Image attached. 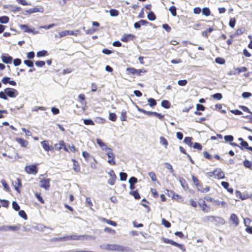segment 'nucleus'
<instances>
[{
	"mask_svg": "<svg viewBox=\"0 0 252 252\" xmlns=\"http://www.w3.org/2000/svg\"><path fill=\"white\" fill-rule=\"evenodd\" d=\"M100 247L102 249L108 251L124 252L126 250L125 247L117 244H104L101 245Z\"/></svg>",
	"mask_w": 252,
	"mask_h": 252,
	"instance_id": "1",
	"label": "nucleus"
},
{
	"mask_svg": "<svg viewBox=\"0 0 252 252\" xmlns=\"http://www.w3.org/2000/svg\"><path fill=\"white\" fill-rule=\"evenodd\" d=\"M43 176V175H41L39 177V179H40L39 186L41 188H44L46 190L48 189L50 187V179L48 178H42L41 177Z\"/></svg>",
	"mask_w": 252,
	"mask_h": 252,
	"instance_id": "2",
	"label": "nucleus"
},
{
	"mask_svg": "<svg viewBox=\"0 0 252 252\" xmlns=\"http://www.w3.org/2000/svg\"><path fill=\"white\" fill-rule=\"evenodd\" d=\"M162 240L165 243L170 244H171L172 245H173V246H175L176 247H178L179 248H180L181 250H182L183 251H185V250H186L185 248L184 247V245H183L182 244H178V243L173 241L172 240L163 238L162 239Z\"/></svg>",
	"mask_w": 252,
	"mask_h": 252,
	"instance_id": "3",
	"label": "nucleus"
},
{
	"mask_svg": "<svg viewBox=\"0 0 252 252\" xmlns=\"http://www.w3.org/2000/svg\"><path fill=\"white\" fill-rule=\"evenodd\" d=\"M5 92L10 97H16L18 95V92L13 88H7L5 89Z\"/></svg>",
	"mask_w": 252,
	"mask_h": 252,
	"instance_id": "4",
	"label": "nucleus"
},
{
	"mask_svg": "<svg viewBox=\"0 0 252 252\" xmlns=\"http://www.w3.org/2000/svg\"><path fill=\"white\" fill-rule=\"evenodd\" d=\"M87 237H88V236H87V235H72L64 236V240H69V239L82 240L87 239Z\"/></svg>",
	"mask_w": 252,
	"mask_h": 252,
	"instance_id": "5",
	"label": "nucleus"
},
{
	"mask_svg": "<svg viewBox=\"0 0 252 252\" xmlns=\"http://www.w3.org/2000/svg\"><path fill=\"white\" fill-rule=\"evenodd\" d=\"M25 171L26 172L30 174H36L37 173L38 170L36 165L35 164L27 166L25 167Z\"/></svg>",
	"mask_w": 252,
	"mask_h": 252,
	"instance_id": "6",
	"label": "nucleus"
},
{
	"mask_svg": "<svg viewBox=\"0 0 252 252\" xmlns=\"http://www.w3.org/2000/svg\"><path fill=\"white\" fill-rule=\"evenodd\" d=\"M109 151L107 152L106 154L109 158V159L108 160V162L112 165H115L116 164V162L114 160L115 159V156L113 154V153L112 152V150L110 149V150H108Z\"/></svg>",
	"mask_w": 252,
	"mask_h": 252,
	"instance_id": "7",
	"label": "nucleus"
},
{
	"mask_svg": "<svg viewBox=\"0 0 252 252\" xmlns=\"http://www.w3.org/2000/svg\"><path fill=\"white\" fill-rule=\"evenodd\" d=\"M20 28L23 32H32L34 34L38 33V31H34V29H31L26 25H20Z\"/></svg>",
	"mask_w": 252,
	"mask_h": 252,
	"instance_id": "8",
	"label": "nucleus"
},
{
	"mask_svg": "<svg viewBox=\"0 0 252 252\" xmlns=\"http://www.w3.org/2000/svg\"><path fill=\"white\" fill-rule=\"evenodd\" d=\"M217 219H218L220 220V221L222 223H223L224 220L219 217H214V216H206L204 218L203 220L204 221H216Z\"/></svg>",
	"mask_w": 252,
	"mask_h": 252,
	"instance_id": "9",
	"label": "nucleus"
},
{
	"mask_svg": "<svg viewBox=\"0 0 252 252\" xmlns=\"http://www.w3.org/2000/svg\"><path fill=\"white\" fill-rule=\"evenodd\" d=\"M43 8L42 7H33L32 8H30L29 10H26L25 12L26 14H30L32 13H36V12H43Z\"/></svg>",
	"mask_w": 252,
	"mask_h": 252,
	"instance_id": "10",
	"label": "nucleus"
},
{
	"mask_svg": "<svg viewBox=\"0 0 252 252\" xmlns=\"http://www.w3.org/2000/svg\"><path fill=\"white\" fill-rule=\"evenodd\" d=\"M215 178L218 179H223L224 178V173L220 168H217L215 170Z\"/></svg>",
	"mask_w": 252,
	"mask_h": 252,
	"instance_id": "11",
	"label": "nucleus"
},
{
	"mask_svg": "<svg viewBox=\"0 0 252 252\" xmlns=\"http://www.w3.org/2000/svg\"><path fill=\"white\" fill-rule=\"evenodd\" d=\"M110 176V179L108 180V183L111 185H113L115 183L116 176L115 175L114 172L113 170L110 171L109 173Z\"/></svg>",
	"mask_w": 252,
	"mask_h": 252,
	"instance_id": "12",
	"label": "nucleus"
},
{
	"mask_svg": "<svg viewBox=\"0 0 252 252\" xmlns=\"http://www.w3.org/2000/svg\"><path fill=\"white\" fill-rule=\"evenodd\" d=\"M2 61L5 63H10L12 61V58L8 55L2 54L1 56Z\"/></svg>",
	"mask_w": 252,
	"mask_h": 252,
	"instance_id": "13",
	"label": "nucleus"
},
{
	"mask_svg": "<svg viewBox=\"0 0 252 252\" xmlns=\"http://www.w3.org/2000/svg\"><path fill=\"white\" fill-rule=\"evenodd\" d=\"M134 37V35L131 34H125L121 38V40L124 42H127L132 40Z\"/></svg>",
	"mask_w": 252,
	"mask_h": 252,
	"instance_id": "14",
	"label": "nucleus"
},
{
	"mask_svg": "<svg viewBox=\"0 0 252 252\" xmlns=\"http://www.w3.org/2000/svg\"><path fill=\"white\" fill-rule=\"evenodd\" d=\"M12 184L14 186L15 189L18 193H20V190L19 188V187H21L22 186L21 180L19 178H17L14 182H13Z\"/></svg>",
	"mask_w": 252,
	"mask_h": 252,
	"instance_id": "15",
	"label": "nucleus"
},
{
	"mask_svg": "<svg viewBox=\"0 0 252 252\" xmlns=\"http://www.w3.org/2000/svg\"><path fill=\"white\" fill-rule=\"evenodd\" d=\"M230 221H231L235 226H237L239 224V220L237 216L234 214H232L230 216Z\"/></svg>",
	"mask_w": 252,
	"mask_h": 252,
	"instance_id": "16",
	"label": "nucleus"
},
{
	"mask_svg": "<svg viewBox=\"0 0 252 252\" xmlns=\"http://www.w3.org/2000/svg\"><path fill=\"white\" fill-rule=\"evenodd\" d=\"M211 200L213 201V199L212 198H211ZM213 201L214 202L215 204L219 205V206H221L222 207L225 208V207H227V206H228L227 203L225 201H220V200H216L214 199H213Z\"/></svg>",
	"mask_w": 252,
	"mask_h": 252,
	"instance_id": "17",
	"label": "nucleus"
},
{
	"mask_svg": "<svg viewBox=\"0 0 252 252\" xmlns=\"http://www.w3.org/2000/svg\"><path fill=\"white\" fill-rule=\"evenodd\" d=\"M234 75L239 74L240 73L242 72H245L247 70V68L246 67H236L234 68Z\"/></svg>",
	"mask_w": 252,
	"mask_h": 252,
	"instance_id": "18",
	"label": "nucleus"
},
{
	"mask_svg": "<svg viewBox=\"0 0 252 252\" xmlns=\"http://www.w3.org/2000/svg\"><path fill=\"white\" fill-rule=\"evenodd\" d=\"M97 144L101 148L102 150H105L107 151V150H110L109 148H107L105 143H104L100 139H96Z\"/></svg>",
	"mask_w": 252,
	"mask_h": 252,
	"instance_id": "19",
	"label": "nucleus"
},
{
	"mask_svg": "<svg viewBox=\"0 0 252 252\" xmlns=\"http://www.w3.org/2000/svg\"><path fill=\"white\" fill-rule=\"evenodd\" d=\"M16 141L20 144L21 146L24 147H26L28 144V141L21 138H16Z\"/></svg>",
	"mask_w": 252,
	"mask_h": 252,
	"instance_id": "20",
	"label": "nucleus"
},
{
	"mask_svg": "<svg viewBox=\"0 0 252 252\" xmlns=\"http://www.w3.org/2000/svg\"><path fill=\"white\" fill-rule=\"evenodd\" d=\"M79 32V30H76L74 31H64V36L66 35H73L77 36Z\"/></svg>",
	"mask_w": 252,
	"mask_h": 252,
	"instance_id": "21",
	"label": "nucleus"
},
{
	"mask_svg": "<svg viewBox=\"0 0 252 252\" xmlns=\"http://www.w3.org/2000/svg\"><path fill=\"white\" fill-rule=\"evenodd\" d=\"M126 70L132 74H140L141 72L140 70H137L134 68H127Z\"/></svg>",
	"mask_w": 252,
	"mask_h": 252,
	"instance_id": "22",
	"label": "nucleus"
},
{
	"mask_svg": "<svg viewBox=\"0 0 252 252\" xmlns=\"http://www.w3.org/2000/svg\"><path fill=\"white\" fill-rule=\"evenodd\" d=\"M41 144L44 148V149L46 151H49L50 150L51 148L48 145V142L47 141H43L41 142Z\"/></svg>",
	"mask_w": 252,
	"mask_h": 252,
	"instance_id": "23",
	"label": "nucleus"
},
{
	"mask_svg": "<svg viewBox=\"0 0 252 252\" xmlns=\"http://www.w3.org/2000/svg\"><path fill=\"white\" fill-rule=\"evenodd\" d=\"M159 143L160 144L164 145L165 148H167V145L168 144V141L167 140L163 137H160L159 139Z\"/></svg>",
	"mask_w": 252,
	"mask_h": 252,
	"instance_id": "24",
	"label": "nucleus"
},
{
	"mask_svg": "<svg viewBox=\"0 0 252 252\" xmlns=\"http://www.w3.org/2000/svg\"><path fill=\"white\" fill-rule=\"evenodd\" d=\"M243 164L245 167L252 169V162L246 159L244 161Z\"/></svg>",
	"mask_w": 252,
	"mask_h": 252,
	"instance_id": "25",
	"label": "nucleus"
},
{
	"mask_svg": "<svg viewBox=\"0 0 252 252\" xmlns=\"http://www.w3.org/2000/svg\"><path fill=\"white\" fill-rule=\"evenodd\" d=\"M9 18L7 16H3L0 17V23L1 24H6L9 22Z\"/></svg>",
	"mask_w": 252,
	"mask_h": 252,
	"instance_id": "26",
	"label": "nucleus"
},
{
	"mask_svg": "<svg viewBox=\"0 0 252 252\" xmlns=\"http://www.w3.org/2000/svg\"><path fill=\"white\" fill-rule=\"evenodd\" d=\"M126 111L125 110H123L121 113L120 119L122 121H126Z\"/></svg>",
	"mask_w": 252,
	"mask_h": 252,
	"instance_id": "27",
	"label": "nucleus"
},
{
	"mask_svg": "<svg viewBox=\"0 0 252 252\" xmlns=\"http://www.w3.org/2000/svg\"><path fill=\"white\" fill-rule=\"evenodd\" d=\"M192 138L190 137H186L184 140V142L188 145L189 147H191L192 144L191 142Z\"/></svg>",
	"mask_w": 252,
	"mask_h": 252,
	"instance_id": "28",
	"label": "nucleus"
},
{
	"mask_svg": "<svg viewBox=\"0 0 252 252\" xmlns=\"http://www.w3.org/2000/svg\"><path fill=\"white\" fill-rule=\"evenodd\" d=\"M161 105L165 108H169L170 106V104L168 100H163L161 102Z\"/></svg>",
	"mask_w": 252,
	"mask_h": 252,
	"instance_id": "29",
	"label": "nucleus"
},
{
	"mask_svg": "<svg viewBox=\"0 0 252 252\" xmlns=\"http://www.w3.org/2000/svg\"><path fill=\"white\" fill-rule=\"evenodd\" d=\"M147 17H148V19L150 21H154L156 18V15H155L154 12L152 11L150 12L148 14Z\"/></svg>",
	"mask_w": 252,
	"mask_h": 252,
	"instance_id": "30",
	"label": "nucleus"
},
{
	"mask_svg": "<svg viewBox=\"0 0 252 252\" xmlns=\"http://www.w3.org/2000/svg\"><path fill=\"white\" fill-rule=\"evenodd\" d=\"M202 13L203 15L205 16H209L211 14V12L209 8L204 7L202 9Z\"/></svg>",
	"mask_w": 252,
	"mask_h": 252,
	"instance_id": "31",
	"label": "nucleus"
},
{
	"mask_svg": "<svg viewBox=\"0 0 252 252\" xmlns=\"http://www.w3.org/2000/svg\"><path fill=\"white\" fill-rule=\"evenodd\" d=\"M164 166L166 168L170 170V172L171 174H173L174 172V170L173 169L172 166L168 162L164 163Z\"/></svg>",
	"mask_w": 252,
	"mask_h": 252,
	"instance_id": "32",
	"label": "nucleus"
},
{
	"mask_svg": "<svg viewBox=\"0 0 252 252\" xmlns=\"http://www.w3.org/2000/svg\"><path fill=\"white\" fill-rule=\"evenodd\" d=\"M148 102H149V104L151 107H153L157 104L156 101L154 98H149L148 99Z\"/></svg>",
	"mask_w": 252,
	"mask_h": 252,
	"instance_id": "33",
	"label": "nucleus"
},
{
	"mask_svg": "<svg viewBox=\"0 0 252 252\" xmlns=\"http://www.w3.org/2000/svg\"><path fill=\"white\" fill-rule=\"evenodd\" d=\"M109 119L113 122H115L117 120V116L114 113H110Z\"/></svg>",
	"mask_w": 252,
	"mask_h": 252,
	"instance_id": "34",
	"label": "nucleus"
},
{
	"mask_svg": "<svg viewBox=\"0 0 252 252\" xmlns=\"http://www.w3.org/2000/svg\"><path fill=\"white\" fill-rule=\"evenodd\" d=\"M1 183L2 185V186L4 188V189L6 191H9V187L8 185H7V184L6 183L5 181L4 180L2 179L1 180Z\"/></svg>",
	"mask_w": 252,
	"mask_h": 252,
	"instance_id": "35",
	"label": "nucleus"
},
{
	"mask_svg": "<svg viewBox=\"0 0 252 252\" xmlns=\"http://www.w3.org/2000/svg\"><path fill=\"white\" fill-rule=\"evenodd\" d=\"M56 26L55 24H52L48 26H41L39 27V29H44L46 30H48Z\"/></svg>",
	"mask_w": 252,
	"mask_h": 252,
	"instance_id": "36",
	"label": "nucleus"
},
{
	"mask_svg": "<svg viewBox=\"0 0 252 252\" xmlns=\"http://www.w3.org/2000/svg\"><path fill=\"white\" fill-rule=\"evenodd\" d=\"M169 10L173 16H175L176 15V8L174 6H171L169 8Z\"/></svg>",
	"mask_w": 252,
	"mask_h": 252,
	"instance_id": "37",
	"label": "nucleus"
},
{
	"mask_svg": "<svg viewBox=\"0 0 252 252\" xmlns=\"http://www.w3.org/2000/svg\"><path fill=\"white\" fill-rule=\"evenodd\" d=\"M120 180L122 181H125L126 180L127 178V174L124 172H121L120 173Z\"/></svg>",
	"mask_w": 252,
	"mask_h": 252,
	"instance_id": "38",
	"label": "nucleus"
},
{
	"mask_svg": "<svg viewBox=\"0 0 252 252\" xmlns=\"http://www.w3.org/2000/svg\"><path fill=\"white\" fill-rule=\"evenodd\" d=\"M109 12L111 16H117L119 15L118 11L115 9H110Z\"/></svg>",
	"mask_w": 252,
	"mask_h": 252,
	"instance_id": "39",
	"label": "nucleus"
},
{
	"mask_svg": "<svg viewBox=\"0 0 252 252\" xmlns=\"http://www.w3.org/2000/svg\"><path fill=\"white\" fill-rule=\"evenodd\" d=\"M9 9L11 11L15 12L16 11H19L21 8L16 6L10 5Z\"/></svg>",
	"mask_w": 252,
	"mask_h": 252,
	"instance_id": "40",
	"label": "nucleus"
},
{
	"mask_svg": "<svg viewBox=\"0 0 252 252\" xmlns=\"http://www.w3.org/2000/svg\"><path fill=\"white\" fill-rule=\"evenodd\" d=\"M62 146H63V141H61L59 143L56 144L54 147L56 150H60L62 149Z\"/></svg>",
	"mask_w": 252,
	"mask_h": 252,
	"instance_id": "41",
	"label": "nucleus"
},
{
	"mask_svg": "<svg viewBox=\"0 0 252 252\" xmlns=\"http://www.w3.org/2000/svg\"><path fill=\"white\" fill-rule=\"evenodd\" d=\"M130 194H132L136 199H138L140 198V196L137 191H130Z\"/></svg>",
	"mask_w": 252,
	"mask_h": 252,
	"instance_id": "42",
	"label": "nucleus"
},
{
	"mask_svg": "<svg viewBox=\"0 0 252 252\" xmlns=\"http://www.w3.org/2000/svg\"><path fill=\"white\" fill-rule=\"evenodd\" d=\"M161 221L162 224L164 225L166 227L168 228L170 227V223L165 219H162Z\"/></svg>",
	"mask_w": 252,
	"mask_h": 252,
	"instance_id": "43",
	"label": "nucleus"
},
{
	"mask_svg": "<svg viewBox=\"0 0 252 252\" xmlns=\"http://www.w3.org/2000/svg\"><path fill=\"white\" fill-rule=\"evenodd\" d=\"M46 55H47V51H46L45 50L39 51L36 54V56L38 57H43V56H46Z\"/></svg>",
	"mask_w": 252,
	"mask_h": 252,
	"instance_id": "44",
	"label": "nucleus"
},
{
	"mask_svg": "<svg viewBox=\"0 0 252 252\" xmlns=\"http://www.w3.org/2000/svg\"><path fill=\"white\" fill-rule=\"evenodd\" d=\"M84 123L86 125H94V123L93 121L91 119H84Z\"/></svg>",
	"mask_w": 252,
	"mask_h": 252,
	"instance_id": "45",
	"label": "nucleus"
},
{
	"mask_svg": "<svg viewBox=\"0 0 252 252\" xmlns=\"http://www.w3.org/2000/svg\"><path fill=\"white\" fill-rule=\"evenodd\" d=\"M212 97L216 99L220 100L222 98V96L221 94L217 93V94H215L212 95Z\"/></svg>",
	"mask_w": 252,
	"mask_h": 252,
	"instance_id": "46",
	"label": "nucleus"
},
{
	"mask_svg": "<svg viewBox=\"0 0 252 252\" xmlns=\"http://www.w3.org/2000/svg\"><path fill=\"white\" fill-rule=\"evenodd\" d=\"M24 63L28 67H32L33 66V63L32 61L30 60H25Z\"/></svg>",
	"mask_w": 252,
	"mask_h": 252,
	"instance_id": "47",
	"label": "nucleus"
},
{
	"mask_svg": "<svg viewBox=\"0 0 252 252\" xmlns=\"http://www.w3.org/2000/svg\"><path fill=\"white\" fill-rule=\"evenodd\" d=\"M188 81L187 80H180L178 81V84L181 86H184L187 85Z\"/></svg>",
	"mask_w": 252,
	"mask_h": 252,
	"instance_id": "48",
	"label": "nucleus"
},
{
	"mask_svg": "<svg viewBox=\"0 0 252 252\" xmlns=\"http://www.w3.org/2000/svg\"><path fill=\"white\" fill-rule=\"evenodd\" d=\"M12 207L16 211H19L20 209V206L16 201L12 202Z\"/></svg>",
	"mask_w": 252,
	"mask_h": 252,
	"instance_id": "49",
	"label": "nucleus"
},
{
	"mask_svg": "<svg viewBox=\"0 0 252 252\" xmlns=\"http://www.w3.org/2000/svg\"><path fill=\"white\" fill-rule=\"evenodd\" d=\"M128 182L130 185L134 184L137 183V179L134 177H132L129 179Z\"/></svg>",
	"mask_w": 252,
	"mask_h": 252,
	"instance_id": "50",
	"label": "nucleus"
},
{
	"mask_svg": "<svg viewBox=\"0 0 252 252\" xmlns=\"http://www.w3.org/2000/svg\"><path fill=\"white\" fill-rule=\"evenodd\" d=\"M19 216L23 218V219L26 220L27 219V216L26 213L23 210H20L19 212Z\"/></svg>",
	"mask_w": 252,
	"mask_h": 252,
	"instance_id": "51",
	"label": "nucleus"
},
{
	"mask_svg": "<svg viewBox=\"0 0 252 252\" xmlns=\"http://www.w3.org/2000/svg\"><path fill=\"white\" fill-rule=\"evenodd\" d=\"M148 175L153 181H156L157 178H156L155 174L153 172H149L148 173Z\"/></svg>",
	"mask_w": 252,
	"mask_h": 252,
	"instance_id": "52",
	"label": "nucleus"
},
{
	"mask_svg": "<svg viewBox=\"0 0 252 252\" xmlns=\"http://www.w3.org/2000/svg\"><path fill=\"white\" fill-rule=\"evenodd\" d=\"M226 142H231L233 140V137L232 135H226L224 137Z\"/></svg>",
	"mask_w": 252,
	"mask_h": 252,
	"instance_id": "53",
	"label": "nucleus"
},
{
	"mask_svg": "<svg viewBox=\"0 0 252 252\" xmlns=\"http://www.w3.org/2000/svg\"><path fill=\"white\" fill-rule=\"evenodd\" d=\"M104 231L105 232H108V233H112L113 234H115L116 233V231L114 229H112L110 228H109V227H106L104 229Z\"/></svg>",
	"mask_w": 252,
	"mask_h": 252,
	"instance_id": "54",
	"label": "nucleus"
},
{
	"mask_svg": "<svg viewBox=\"0 0 252 252\" xmlns=\"http://www.w3.org/2000/svg\"><path fill=\"white\" fill-rule=\"evenodd\" d=\"M35 195L36 196V197L37 198V199L41 203H44V200H43V199L42 198V197L40 196V195L37 193V192H36L35 193Z\"/></svg>",
	"mask_w": 252,
	"mask_h": 252,
	"instance_id": "55",
	"label": "nucleus"
},
{
	"mask_svg": "<svg viewBox=\"0 0 252 252\" xmlns=\"http://www.w3.org/2000/svg\"><path fill=\"white\" fill-rule=\"evenodd\" d=\"M0 98L3 99L4 100L7 99V97L6 95L5 90L4 91L0 92Z\"/></svg>",
	"mask_w": 252,
	"mask_h": 252,
	"instance_id": "56",
	"label": "nucleus"
},
{
	"mask_svg": "<svg viewBox=\"0 0 252 252\" xmlns=\"http://www.w3.org/2000/svg\"><path fill=\"white\" fill-rule=\"evenodd\" d=\"M35 64L38 67H43L45 65V63L44 61H36Z\"/></svg>",
	"mask_w": 252,
	"mask_h": 252,
	"instance_id": "57",
	"label": "nucleus"
},
{
	"mask_svg": "<svg viewBox=\"0 0 252 252\" xmlns=\"http://www.w3.org/2000/svg\"><path fill=\"white\" fill-rule=\"evenodd\" d=\"M235 22H236V20L234 18H231L229 21V26L232 28H234L235 26Z\"/></svg>",
	"mask_w": 252,
	"mask_h": 252,
	"instance_id": "58",
	"label": "nucleus"
},
{
	"mask_svg": "<svg viewBox=\"0 0 252 252\" xmlns=\"http://www.w3.org/2000/svg\"><path fill=\"white\" fill-rule=\"evenodd\" d=\"M241 148L242 149V147L245 148L246 149L248 150V148L249 147L248 145V143L246 141H242V142H241Z\"/></svg>",
	"mask_w": 252,
	"mask_h": 252,
	"instance_id": "59",
	"label": "nucleus"
},
{
	"mask_svg": "<svg viewBox=\"0 0 252 252\" xmlns=\"http://www.w3.org/2000/svg\"><path fill=\"white\" fill-rule=\"evenodd\" d=\"M9 81H10V78L8 77H4L1 80V82L4 84H6L7 83H9Z\"/></svg>",
	"mask_w": 252,
	"mask_h": 252,
	"instance_id": "60",
	"label": "nucleus"
},
{
	"mask_svg": "<svg viewBox=\"0 0 252 252\" xmlns=\"http://www.w3.org/2000/svg\"><path fill=\"white\" fill-rule=\"evenodd\" d=\"M193 147L199 150L202 149V146L199 143L196 142L194 143Z\"/></svg>",
	"mask_w": 252,
	"mask_h": 252,
	"instance_id": "61",
	"label": "nucleus"
},
{
	"mask_svg": "<svg viewBox=\"0 0 252 252\" xmlns=\"http://www.w3.org/2000/svg\"><path fill=\"white\" fill-rule=\"evenodd\" d=\"M21 63V61L19 59H16L13 61V64L15 66H18Z\"/></svg>",
	"mask_w": 252,
	"mask_h": 252,
	"instance_id": "62",
	"label": "nucleus"
},
{
	"mask_svg": "<svg viewBox=\"0 0 252 252\" xmlns=\"http://www.w3.org/2000/svg\"><path fill=\"white\" fill-rule=\"evenodd\" d=\"M244 223L246 226L249 227L251 223V220L249 218H245L244 219Z\"/></svg>",
	"mask_w": 252,
	"mask_h": 252,
	"instance_id": "63",
	"label": "nucleus"
},
{
	"mask_svg": "<svg viewBox=\"0 0 252 252\" xmlns=\"http://www.w3.org/2000/svg\"><path fill=\"white\" fill-rule=\"evenodd\" d=\"M216 62L218 63L222 64L224 63L225 61L223 59H221L220 58H217L216 59Z\"/></svg>",
	"mask_w": 252,
	"mask_h": 252,
	"instance_id": "64",
	"label": "nucleus"
}]
</instances>
